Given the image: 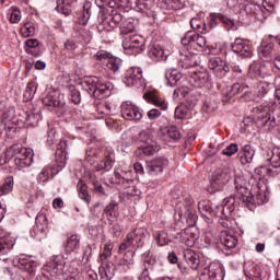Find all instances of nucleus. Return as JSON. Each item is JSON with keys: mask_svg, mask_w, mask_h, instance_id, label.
I'll use <instances>...</instances> for the list:
<instances>
[{"mask_svg": "<svg viewBox=\"0 0 280 280\" xmlns=\"http://www.w3.org/2000/svg\"><path fill=\"white\" fill-rule=\"evenodd\" d=\"M113 91V83L110 81L102 82L98 79L96 85V94L94 97H108Z\"/></svg>", "mask_w": 280, "mask_h": 280, "instance_id": "obj_30", "label": "nucleus"}, {"mask_svg": "<svg viewBox=\"0 0 280 280\" xmlns=\"http://www.w3.org/2000/svg\"><path fill=\"white\" fill-rule=\"evenodd\" d=\"M26 45V54H31V56H39L38 52H36V47H38L39 43L38 39H27L25 42Z\"/></svg>", "mask_w": 280, "mask_h": 280, "instance_id": "obj_50", "label": "nucleus"}, {"mask_svg": "<svg viewBox=\"0 0 280 280\" xmlns=\"http://www.w3.org/2000/svg\"><path fill=\"white\" fill-rule=\"evenodd\" d=\"M149 56L152 58V60H165V50H163V47L161 45L153 44L149 48Z\"/></svg>", "mask_w": 280, "mask_h": 280, "instance_id": "obj_34", "label": "nucleus"}, {"mask_svg": "<svg viewBox=\"0 0 280 280\" xmlns=\"http://www.w3.org/2000/svg\"><path fill=\"white\" fill-rule=\"evenodd\" d=\"M236 203L235 197L225 198L223 205L217 207L215 215L219 218H229L235 211Z\"/></svg>", "mask_w": 280, "mask_h": 280, "instance_id": "obj_17", "label": "nucleus"}, {"mask_svg": "<svg viewBox=\"0 0 280 280\" xmlns=\"http://www.w3.org/2000/svg\"><path fill=\"white\" fill-rule=\"evenodd\" d=\"M75 1L78 0H57V12H59L60 14H65L66 16H69V14H71V10Z\"/></svg>", "mask_w": 280, "mask_h": 280, "instance_id": "obj_32", "label": "nucleus"}, {"mask_svg": "<svg viewBox=\"0 0 280 280\" xmlns=\"http://www.w3.org/2000/svg\"><path fill=\"white\" fill-rule=\"evenodd\" d=\"M43 119L40 114L36 113H31L26 116V126H30L31 128H36L38 126V121Z\"/></svg>", "mask_w": 280, "mask_h": 280, "instance_id": "obj_51", "label": "nucleus"}, {"mask_svg": "<svg viewBox=\"0 0 280 280\" xmlns=\"http://www.w3.org/2000/svg\"><path fill=\"white\" fill-rule=\"evenodd\" d=\"M14 248V240L10 236L0 238V260L8 261V255H10V250Z\"/></svg>", "mask_w": 280, "mask_h": 280, "instance_id": "obj_20", "label": "nucleus"}, {"mask_svg": "<svg viewBox=\"0 0 280 280\" xmlns=\"http://www.w3.org/2000/svg\"><path fill=\"white\" fill-rule=\"evenodd\" d=\"M122 48L129 54H141L145 49V38L141 35H127L122 39Z\"/></svg>", "mask_w": 280, "mask_h": 280, "instance_id": "obj_5", "label": "nucleus"}, {"mask_svg": "<svg viewBox=\"0 0 280 280\" xmlns=\"http://www.w3.org/2000/svg\"><path fill=\"white\" fill-rule=\"evenodd\" d=\"M198 209L206 222L211 224V222H213V217L215 215L217 210H213V208H211L209 205V201L206 200L199 201Z\"/></svg>", "mask_w": 280, "mask_h": 280, "instance_id": "obj_24", "label": "nucleus"}, {"mask_svg": "<svg viewBox=\"0 0 280 280\" xmlns=\"http://www.w3.org/2000/svg\"><path fill=\"white\" fill-rule=\"evenodd\" d=\"M67 268V258L63 255L54 256L52 261L45 265V270L52 277L58 275L60 270Z\"/></svg>", "mask_w": 280, "mask_h": 280, "instance_id": "obj_16", "label": "nucleus"}, {"mask_svg": "<svg viewBox=\"0 0 280 280\" xmlns=\"http://www.w3.org/2000/svg\"><path fill=\"white\" fill-rule=\"evenodd\" d=\"M240 10L241 12H245V14H253L256 10H259V5L250 0H245L240 3Z\"/></svg>", "mask_w": 280, "mask_h": 280, "instance_id": "obj_39", "label": "nucleus"}, {"mask_svg": "<svg viewBox=\"0 0 280 280\" xmlns=\"http://www.w3.org/2000/svg\"><path fill=\"white\" fill-rule=\"evenodd\" d=\"M62 167H65V162H60L54 166H45L39 173L38 179L42 180V183H46V180H49V174L50 176H56V174H58Z\"/></svg>", "mask_w": 280, "mask_h": 280, "instance_id": "obj_23", "label": "nucleus"}, {"mask_svg": "<svg viewBox=\"0 0 280 280\" xmlns=\"http://www.w3.org/2000/svg\"><path fill=\"white\" fill-rule=\"evenodd\" d=\"M208 67L211 71H213L215 78H219V80L226 78V74L231 71V67L226 65V61L222 60L220 57L210 58Z\"/></svg>", "mask_w": 280, "mask_h": 280, "instance_id": "obj_9", "label": "nucleus"}, {"mask_svg": "<svg viewBox=\"0 0 280 280\" xmlns=\"http://www.w3.org/2000/svg\"><path fill=\"white\" fill-rule=\"evenodd\" d=\"M132 264H135V252L128 250L119 261V266H122L124 270H126V268H130Z\"/></svg>", "mask_w": 280, "mask_h": 280, "instance_id": "obj_41", "label": "nucleus"}, {"mask_svg": "<svg viewBox=\"0 0 280 280\" xmlns=\"http://www.w3.org/2000/svg\"><path fill=\"white\" fill-rule=\"evenodd\" d=\"M242 89V85L240 83H234L231 88H228V90L224 92L225 97L231 100V97H235L237 93H240V90Z\"/></svg>", "mask_w": 280, "mask_h": 280, "instance_id": "obj_61", "label": "nucleus"}, {"mask_svg": "<svg viewBox=\"0 0 280 280\" xmlns=\"http://www.w3.org/2000/svg\"><path fill=\"white\" fill-rule=\"evenodd\" d=\"M36 89H38V85L35 82H31L26 85L24 92L25 102H32V100H34V95H36Z\"/></svg>", "mask_w": 280, "mask_h": 280, "instance_id": "obj_44", "label": "nucleus"}, {"mask_svg": "<svg viewBox=\"0 0 280 280\" xmlns=\"http://www.w3.org/2000/svg\"><path fill=\"white\" fill-rule=\"evenodd\" d=\"M80 248V238L78 235H71L66 243V252L67 253H75Z\"/></svg>", "mask_w": 280, "mask_h": 280, "instance_id": "obj_38", "label": "nucleus"}, {"mask_svg": "<svg viewBox=\"0 0 280 280\" xmlns=\"http://www.w3.org/2000/svg\"><path fill=\"white\" fill-rule=\"evenodd\" d=\"M195 82L196 86L201 88L206 82H209V73L207 72H199L195 74Z\"/></svg>", "mask_w": 280, "mask_h": 280, "instance_id": "obj_57", "label": "nucleus"}, {"mask_svg": "<svg viewBox=\"0 0 280 280\" xmlns=\"http://www.w3.org/2000/svg\"><path fill=\"white\" fill-rule=\"evenodd\" d=\"M126 86L139 89L143 84V70L139 67L129 68L122 79Z\"/></svg>", "mask_w": 280, "mask_h": 280, "instance_id": "obj_6", "label": "nucleus"}, {"mask_svg": "<svg viewBox=\"0 0 280 280\" xmlns=\"http://www.w3.org/2000/svg\"><path fill=\"white\" fill-rule=\"evenodd\" d=\"M184 258L191 270H198L200 268V256L196 252L191 249L184 250Z\"/></svg>", "mask_w": 280, "mask_h": 280, "instance_id": "obj_27", "label": "nucleus"}, {"mask_svg": "<svg viewBox=\"0 0 280 280\" xmlns=\"http://www.w3.org/2000/svg\"><path fill=\"white\" fill-rule=\"evenodd\" d=\"M175 215H178V218L186 220V222L194 226L198 220V215H196V210L191 208V206H176L175 209Z\"/></svg>", "mask_w": 280, "mask_h": 280, "instance_id": "obj_13", "label": "nucleus"}, {"mask_svg": "<svg viewBox=\"0 0 280 280\" xmlns=\"http://www.w3.org/2000/svg\"><path fill=\"white\" fill-rule=\"evenodd\" d=\"M189 115V108L185 105H179L175 109V117L176 119H186V117Z\"/></svg>", "mask_w": 280, "mask_h": 280, "instance_id": "obj_58", "label": "nucleus"}, {"mask_svg": "<svg viewBox=\"0 0 280 280\" xmlns=\"http://www.w3.org/2000/svg\"><path fill=\"white\" fill-rule=\"evenodd\" d=\"M224 23V25H234L233 20L224 16L222 13H210L208 16V25L210 30H215L219 23Z\"/></svg>", "mask_w": 280, "mask_h": 280, "instance_id": "obj_21", "label": "nucleus"}, {"mask_svg": "<svg viewBox=\"0 0 280 280\" xmlns=\"http://www.w3.org/2000/svg\"><path fill=\"white\" fill-rule=\"evenodd\" d=\"M14 189V177L9 176L4 179V183L0 185V196H8Z\"/></svg>", "mask_w": 280, "mask_h": 280, "instance_id": "obj_37", "label": "nucleus"}, {"mask_svg": "<svg viewBox=\"0 0 280 280\" xmlns=\"http://www.w3.org/2000/svg\"><path fill=\"white\" fill-rule=\"evenodd\" d=\"M114 163H115V154L108 153L107 155L104 156L103 160H101L97 163H94V167L98 172H102V170H104L105 172H110V170H113Z\"/></svg>", "mask_w": 280, "mask_h": 280, "instance_id": "obj_28", "label": "nucleus"}, {"mask_svg": "<svg viewBox=\"0 0 280 280\" xmlns=\"http://www.w3.org/2000/svg\"><path fill=\"white\" fill-rule=\"evenodd\" d=\"M200 280H224V267L218 261H208L199 271Z\"/></svg>", "mask_w": 280, "mask_h": 280, "instance_id": "obj_4", "label": "nucleus"}, {"mask_svg": "<svg viewBox=\"0 0 280 280\" xmlns=\"http://www.w3.org/2000/svg\"><path fill=\"white\" fill-rule=\"evenodd\" d=\"M86 184L84 180L80 179L78 183V189H79V198L81 200H84L88 205L91 202V196L89 195V190H86Z\"/></svg>", "mask_w": 280, "mask_h": 280, "instance_id": "obj_42", "label": "nucleus"}, {"mask_svg": "<svg viewBox=\"0 0 280 280\" xmlns=\"http://www.w3.org/2000/svg\"><path fill=\"white\" fill-rule=\"evenodd\" d=\"M98 113L101 115H115V110H117V107L115 105H112L110 103L100 104L97 106Z\"/></svg>", "mask_w": 280, "mask_h": 280, "instance_id": "obj_48", "label": "nucleus"}, {"mask_svg": "<svg viewBox=\"0 0 280 280\" xmlns=\"http://www.w3.org/2000/svg\"><path fill=\"white\" fill-rule=\"evenodd\" d=\"M122 61L118 57H109V61H107L106 66L109 69V71H113L114 73H117L119 69H121Z\"/></svg>", "mask_w": 280, "mask_h": 280, "instance_id": "obj_45", "label": "nucleus"}, {"mask_svg": "<svg viewBox=\"0 0 280 280\" xmlns=\"http://www.w3.org/2000/svg\"><path fill=\"white\" fill-rule=\"evenodd\" d=\"M137 30V20L133 18H129L120 24V34L128 36V34H132V32Z\"/></svg>", "mask_w": 280, "mask_h": 280, "instance_id": "obj_33", "label": "nucleus"}, {"mask_svg": "<svg viewBox=\"0 0 280 280\" xmlns=\"http://www.w3.org/2000/svg\"><path fill=\"white\" fill-rule=\"evenodd\" d=\"M12 156L15 158L14 162L16 167L25 170V167H30L34 162V150L13 144L11 149L5 152L4 159L0 160V165H5Z\"/></svg>", "mask_w": 280, "mask_h": 280, "instance_id": "obj_1", "label": "nucleus"}, {"mask_svg": "<svg viewBox=\"0 0 280 280\" xmlns=\"http://www.w3.org/2000/svg\"><path fill=\"white\" fill-rule=\"evenodd\" d=\"M112 56L113 55L106 50H98L94 55L96 60H98L100 62H104L105 65H107V62L110 60Z\"/></svg>", "mask_w": 280, "mask_h": 280, "instance_id": "obj_54", "label": "nucleus"}, {"mask_svg": "<svg viewBox=\"0 0 280 280\" xmlns=\"http://www.w3.org/2000/svg\"><path fill=\"white\" fill-rule=\"evenodd\" d=\"M11 23H20L21 22V10L16 7H12L9 11Z\"/></svg>", "mask_w": 280, "mask_h": 280, "instance_id": "obj_64", "label": "nucleus"}, {"mask_svg": "<svg viewBox=\"0 0 280 280\" xmlns=\"http://www.w3.org/2000/svg\"><path fill=\"white\" fill-rule=\"evenodd\" d=\"M43 104L48 108H62L65 106V96L57 91H51L45 95Z\"/></svg>", "mask_w": 280, "mask_h": 280, "instance_id": "obj_15", "label": "nucleus"}, {"mask_svg": "<svg viewBox=\"0 0 280 280\" xmlns=\"http://www.w3.org/2000/svg\"><path fill=\"white\" fill-rule=\"evenodd\" d=\"M70 100L73 104H80L81 97H80V91L75 89V86L70 85L68 88Z\"/></svg>", "mask_w": 280, "mask_h": 280, "instance_id": "obj_56", "label": "nucleus"}, {"mask_svg": "<svg viewBox=\"0 0 280 280\" xmlns=\"http://www.w3.org/2000/svg\"><path fill=\"white\" fill-rule=\"evenodd\" d=\"M190 26L192 27V30H195L194 32H198L199 34H207L209 32V30H207V24L205 23V20L200 18H192L190 20Z\"/></svg>", "mask_w": 280, "mask_h": 280, "instance_id": "obj_35", "label": "nucleus"}, {"mask_svg": "<svg viewBox=\"0 0 280 280\" xmlns=\"http://www.w3.org/2000/svg\"><path fill=\"white\" fill-rule=\"evenodd\" d=\"M219 240L225 248H235L237 246V236L229 230L221 231Z\"/></svg>", "mask_w": 280, "mask_h": 280, "instance_id": "obj_22", "label": "nucleus"}, {"mask_svg": "<svg viewBox=\"0 0 280 280\" xmlns=\"http://www.w3.org/2000/svg\"><path fill=\"white\" fill-rule=\"evenodd\" d=\"M164 78L168 86H176L177 82L183 78V74L177 69H167Z\"/></svg>", "mask_w": 280, "mask_h": 280, "instance_id": "obj_31", "label": "nucleus"}, {"mask_svg": "<svg viewBox=\"0 0 280 280\" xmlns=\"http://www.w3.org/2000/svg\"><path fill=\"white\" fill-rule=\"evenodd\" d=\"M113 253L110 249H105L103 254L100 255V261H101V267H100V275L102 279L108 280V271L106 268H110V265H108V257H110Z\"/></svg>", "mask_w": 280, "mask_h": 280, "instance_id": "obj_29", "label": "nucleus"}, {"mask_svg": "<svg viewBox=\"0 0 280 280\" xmlns=\"http://www.w3.org/2000/svg\"><path fill=\"white\" fill-rule=\"evenodd\" d=\"M255 148H253L252 144H245L243 145L241 152H240V162L241 165H250L255 159Z\"/></svg>", "mask_w": 280, "mask_h": 280, "instance_id": "obj_19", "label": "nucleus"}, {"mask_svg": "<svg viewBox=\"0 0 280 280\" xmlns=\"http://www.w3.org/2000/svg\"><path fill=\"white\" fill-rule=\"evenodd\" d=\"M97 82L100 79L97 77H85L81 82V86L89 95H93L95 97L97 91Z\"/></svg>", "mask_w": 280, "mask_h": 280, "instance_id": "obj_25", "label": "nucleus"}, {"mask_svg": "<svg viewBox=\"0 0 280 280\" xmlns=\"http://www.w3.org/2000/svg\"><path fill=\"white\" fill-rule=\"evenodd\" d=\"M140 139L143 144L140 145L136 151V155L139 159H145V156H152V154H156V152L161 150V147H159V143H156V141L150 138V135L148 133V131H142L140 133Z\"/></svg>", "mask_w": 280, "mask_h": 280, "instance_id": "obj_3", "label": "nucleus"}, {"mask_svg": "<svg viewBox=\"0 0 280 280\" xmlns=\"http://www.w3.org/2000/svg\"><path fill=\"white\" fill-rule=\"evenodd\" d=\"M184 60L188 67H198V65H200V57L196 54L189 52L185 56Z\"/></svg>", "mask_w": 280, "mask_h": 280, "instance_id": "obj_52", "label": "nucleus"}, {"mask_svg": "<svg viewBox=\"0 0 280 280\" xmlns=\"http://www.w3.org/2000/svg\"><path fill=\"white\" fill-rule=\"evenodd\" d=\"M47 229H49V221H47V215L40 213L36 217L35 226L31 230V236L35 240H43V237H47Z\"/></svg>", "mask_w": 280, "mask_h": 280, "instance_id": "obj_7", "label": "nucleus"}, {"mask_svg": "<svg viewBox=\"0 0 280 280\" xmlns=\"http://www.w3.org/2000/svg\"><path fill=\"white\" fill-rule=\"evenodd\" d=\"M135 238V242H142L143 237L148 235V231L143 228H138L133 232L129 233Z\"/></svg>", "mask_w": 280, "mask_h": 280, "instance_id": "obj_59", "label": "nucleus"}, {"mask_svg": "<svg viewBox=\"0 0 280 280\" xmlns=\"http://www.w3.org/2000/svg\"><path fill=\"white\" fill-rule=\"evenodd\" d=\"M272 167H280V148L272 150V155L269 158Z\"/></svg>", "mask_w": 280, "mask_h": 280, "instance_id": "obj_55", "label": "nucleus"}, {"mask_svg": "<svg viewBox=\"0 0 280 280\" xmlns=\"http://www.w3.org/2000/svg\"><path fill=\"white\" fill-rule=\"evenodd\" d=\"M105 214L107 215V218H112V220L117 219V203L107 205L105 208Z\"/></svg>", "mask_w": 280, "mask_h": 280, "instance_id": "obj_60", "label": "nucleus"}, {"mask_svg": "<svg viewBox=\"0 0 280 280\" xmlns=\"http://www.w3.org/2000/svg\"><path fill=\"white\" fill-rule=\"evenodd\" d=\"M13 264L20 270H25L28 275H34L36 268H38V262L30 256L21 255L13 260Z\"/></svg>", "mask_w": 280, "mask_h": 280, "instance_id": "obj_11", "label": "nucleus"}, {"mask_svg": "<svg viewBox=\"0 0 280 280\" xmlns=\"http://www.w3.org/2000/svg\"><path fill=\"white\" fill-rule=\"evenodd\" d=\"M132 244H135V238L131 233H128L126 240L119 246V252L128 250Z\"/></svg>", "mask_w": 280, "mask_h": 280, "instance_id": "obj_62", "label": "nucleus"}, {"mask_svg": "<svg viewBox=\"0 0 280 280\" xmlns=\"http://www.w3.org/2000/svg\"><path fill=\"white\" fill-rule=\"evenodd\" d=\"M121 116L128 121H141L143 119V113L131 102H125L121 105Z\"/></svg>", "mask_w": 280, "mask_h": 280, "instance_id": "obj_10", "label": "nucleus"}, {"mask_svg": "<svg viewBox=\"0 0 280 280\" xmlns=\"http://www.w3.org/2000/svg\"><path fill=\"white\" fill-rule=\"evenodd\" d=\"M253 110H254V113H255L256 115H259V114H261V113H266L265 116H258V119L261 120L262 126H264L265 124H268V121H270V115H268V105H260V106L254 107Z\"/></svg>", "mask_w": 280, "mask_h": 280, "instance_id": "obj_43", "label": "nucleus"}, {"mask_svg": "<svg viewBox=\"0 0 280 280\" xmlns=\"http://www.w3.org/2000/svg\"><path fill=\"white\" fill-rule=\"evenodd\" d=\"M198 237V229H196V226H189L177 235V240H179L182 244H185V246H188L189 248L196 244Z\"/></svg>", "mask_w": 280, "mask_h": 280, "instance_id": "obj_14", "label": "nucleus"}, {"mask_svg": "<svg viewBox=\"0 0 280 280\" xmlns=\"http://www.w3.org/2000/svg\"><path fill=\"white\" fill-rule=\"evenodd\" d=\"M237 171L233 167L225 166L223 168H219L213 175L211 179L212 187H215V185H226L229 180L234 178Z\"/></svg>", "mask_w": 280, "mask_h": 280, "instance_id": "obj_8", "label": "nucleus"}, {"mask_svg": "<svg viewBox=\"0 0 280 280\" xmlns=\"http://www.w3.org/2000/svg\"><path fill=\"white\" fill-rule=\"evenodd\" d=\"M167 165H170L167 158H155L147 162L145 170L151 176H156L158 174H162Z\"/></svg>", "mask_w": 280, "mask_h": 280, "instance_id": "obj_12", "label": "nucleus"}, {"mask_svg": "<svg viewBox=\"0 0 280 280\" xmlns=\"http://www.w3.org/2000/svg\"><path fill=\"white\" fill-rule=\"evenodd\" d=\"M234 185L235 189H242L243 187H247L248 180L244 178V175L242 174V171H236V175H234Z\"/></svg>", "mask_w": 280, "mask_h": 280, "instance_id": "obj_47", "label": "nucleus"}, {"mask_svg": "<svg viewBox=\"0 0 280 280\" xmlns=\"http://www.w3.org/2000/svg\"><path fill=\"white\" fill-rule=\"evenodd\" d=\"M197 38L192 39V43L190 44V48L192 49H203V47H207V39L199 35L198 33L196 34Z\"/></svg>", "mask_w": 280, "mask_h": 280, "instance_id": "obj_49", "label": "nucleus"}, {"mask_svg": "<svg viewBox=\"0 0 280 280\" xmlns=\"http://www.w3.org/2000/svg\"><path fill=\"white\" fill-rule=\"evenodd\" d=\"M91 19V2L85 1L83 3V11L79 15L78 23L80 25H86L89 23V20Z\"/></svg>", "mask_w": 280, "mask_h": 280, "instance_id": "obj_36", "label": "nucleus"}, {"mask_svg": "<svg viewBox=\"0 0 280 280\" xmlns=\"http://www.w3.org/2000/svg\"><path fill=\"white\" fill-rule=\"evenodd\" d=\"M21 34L24 38H30V36H34L36 34V26L32 22H27L21 28Z\"/></svg>", "mask_w": 280, "mask_h": 280, "instance_id": "obj_46", "label": "nucleus"}, {"mask_svg": "<svg viewBox=\"0 0 280 280\" xmlns=\"http://www.w3.org/2000/svg\"><path fill=\"white\" fill-rule=\"evenodd\" d=\"M236 198L242 202H253L256 200L257 205H266L270 200V192L268 191V185L264 182H259L254 188V194L248 189V186L236 189Z\"/></svg>", "mask_w": 280, "mask_h": 280, "instance_id": "obj_2", "label": "nucleus"}, {"mask_svg": "<svg viewBox=\"0 0 280 280\" xmlns=\"http://www.w3.org/2000/svg\"><path fill=\"white\" fill-rule=\"evenodd\" d=\"M231 49L234 54L243 56V58H253V49H250V46L242 38H236L234 43L231 44Z\"/></svg>", "mask_w": 280, "mask_h": 280, "instance_id": "obj_18", "label": "nucleus"}, {"mask_svg": "<svg viewBox=\"0 0 280 280\" xmlns=\"http://www.w3.org/2000/svg\"><path fill=\"white\" fill-rule=\"evenodd\" d=\"M248 77L252 80H259V78H261V63L254 61L250 66H249V70H248Z\"/></svg>", "mask_w": 280, "mask_h": 280, "instance_id": "obj_40", "label": "nucleus"}, {"mask_svg": "<svg viewBox=\"0 0 280 280\" xmlns=\"http://www.w3.org/2000/svg\"><path fill=\"white\" fill-rule=\"evenodd\" d=\"M196 34V31L187 32L180 40L182 45L184 47H190L191 43H194V38H197Z\"/></svg>", "mask_w": 280, "mask_h": 280, "instance_id": "obj_53", "label": "nucleus"}, {"mask_svg": "<svg viewBox=\"0 0 280 280\" xmlns=\"http://www.w3.org/2000/svg\"><path fill=\"white\" fill-rule=\"evenodd\" d=\"M275 49V44L272 43H262L258 48L259 57L262 58V60H266L267 62H270L275 59V54L272 52Z\"/></svg>", "mask_w": 280, "mask_h": 280, "instance_id": "obj_26", "label": "nucleus"}, {"mask_svg": "<svg viewBox=\"0 0 280 280\" xmlns=\"http://www.w3.org/2000/svg\"><path fill=\"white\" fill-rule=\"evenodd\" d=\"M164 131L166 132L168 139H173L175 141H177V139H180V131H178V128L174 126L165 128Z\"/></svg>", "mask_w": 280, "mask_h": 280, "instance_id": "obj_63", "label": "nucleus"}]
</instances>
